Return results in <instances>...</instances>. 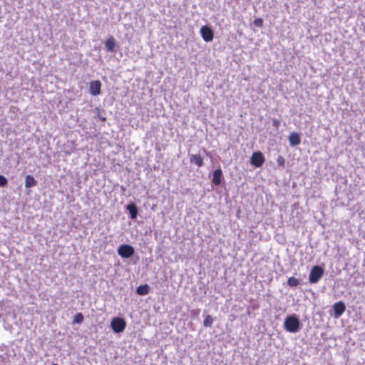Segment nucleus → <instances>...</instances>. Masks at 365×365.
I'll return each instance as SVG.
<instances>
[{
    "instance_id": "9d476101",
    "label": "nucleus",
    "mask_w": 365,
    "mask_h": 365,
    "mask_svg": "<svg viewBox=\"0 0 365 365\" xmlns=\"http://www.w3.org/2000/svg\"><path fill=\"white\" fill-rule=\"evenodd\" d=\"M289 141L291 146H296L300 144V135L295 132L292 133L289 136Z\"/></svg>"
},
{
    "instance_id": "9b49d317",
    "label": "nucleus",
    "mask_w": 365,
    "mask_h": 365,
    "mask_svg": "<svg viewBox=\"0 0 365 365\" xmlns=\"http://www.w3.org/2000/svg\"><path fill=\"white\" fill-rule=\"evenodd\" d=\"M127 210L129 211L130 218L135 220L138 215V208L134 203H130L127 205Z\"/></svg>"
},
{
    "instance_id": "f3484780",
    "label": "nucleus",
    "mask_w": 365,
    "mask_h": 365,
    "mask_svg": "<svg viewBox=\"0 0 365 365\" xmlns=\"http://www.w3.org/2000/svg\"><path fill=\"white\" fill-rule=\"evenodd\" d=\"M287 284L292 287H297L299 284V281L298 279L294 277H291L287 280Z\"/></svg>"
},
{
    "instance_id": "f8f14e48",
    "label": "nucleus",
    "mask_w": 365,
    "mask_h": 365,
    "mask_svg": "<svg viewBox=\"0 0 365 365\" xmlns=\"http://www.w3.org/2000/svg\"><path fill=\"white\" fill-rule=\"evenodd\" d=\"M36 180L31 175H27L25 178V187L26 188L32 187L35 185H36Z\"/></svg>"
},
{
    "instance_id": "ddd939ff",
    "label": "nucleus",
    "mask_w": 365,
    "mask_h": 365,
    "mask_svg": "<svg viewBox=\"0 0 365 365\" xmlns=\"http://www.w3.org/2000/svg\"><path fill=\"white\" fill-rule=\"evenodd\" d=\"M106 47L110 52L114 51L115 47V39L113 36H110L106 41Z\"/></svg>"
},
{
    "instance_id": "39448f33",
    "label": "nucleus",
    "mask_w": 365,
    "mask_h": 365,
    "mask_svg": "<svg viewBox=\"0 0 365 365\" xmlns=\"http://www.w3.org/2000/svg\"><path fill=\"white\" fill-rule=\"evenodd\" d=\"M134 248L129 245H122L118 247V253L123 258H129L133 255Z\"/></svg>"
},
{
    "instance_id": "5701e85b",
    "label": "nucleus",
    "mask_w": 365,
    "mask_h": 365,
    "mask_svg": "<svg viewBox=\"0 0 365 365\" xmlns=\"http://www.w3.org/2000/svg\"><path fill=\"white\" fill-rule=\"evenodd\" d=\"M100 93H97V92H95V93H92V94L93 95H97V94H99Z\"/></svg>"
},
{
    "instance_id": "1a4fd4ad",
    "label": "nucleus",
    "mask_w": 365,
    "mask_h": 365,
    "mask_svg": "<svg viewBox=\"0 0 365 365\" xmlns=\"http://www.w3.org/2000/svg\"><path fill=\"white\" fill-rule=\"evenodd\" d=\"M190 162L195 164L197 167H201L204 164L203 158L200 154L190 155Z\"/></svg>"
},
{
    "instance_id": "7ed1b4c3",
    "label": "nucleus",
    "mask_w": 365,
    "mask_h": 365,
    "mask_svg": "<svg viewBox=\"0 0 365 365\" xmlns=\"http://www.w3.org/2000/svg\"><path fill=\"white\" fill-rule=\"evenodd\" d=\"M110 327L115 333H120L126 327V322L124 319L115 317L111 320Z\"/></svg>"
},
{
    "instance_id": "6e6552de",
    "label": "nucleus",
    "mask_w": 365,
    "mask_h": 365,
    "mask_svg": "<svg viewBox=\"0 0 365 365\" xmlns=\"http://www.w3.org/2000/svg\"><path fill=\"white\" fill-rule=\"evenodd\" d=\"M222 178H223L222 170H221L220 168H219L213 172L212 182L215 185H219L221 183Z\"/></svg>"
},
{
    "instance_id": "423d86ee",
    "label": "nucleus",
    "mask_w": 365,
    "mask_h": 365,
    "mask_svg": "<svg viewBox=\"0 0 365 365\" xmlns=\"http://www.w3.org/2000/svg\"><path fill=\"white\" fill-rule=\"evenodd\" d=\"M200 34L205 42H210L213 40V31L207 26H202L201 27Z\"/></svg>"
},
{
    "instance_id": "2eb2a0df",
    "label": "nucleus",
    "mask_w": 365,
    "mask_h": 365,
    "mask_svg": "<svg viewBox=\"0 0 365 365\" xmlns=\"http://www.w3.org/2000/svg\"><path fill=\"white\" fill-rule=\"evenodd\" d=\"M101 83L100 81H93L90 83V91H101Z\"/></svg>"
},
{
    "instance_id": "aec40b11",
    "label": "nucleus",
    "mask_w": 365,
    "mask_h": 365,
    "mask_svg": "<svg viewBox=\"0 0 365 365\" xmlns=\"http://www.w3.org/2000/svg\"><path fill=\"white\" fill-rule=\"evenodd\" d=\"M253 24L255 26L261 28L263 26V19L261 18L255 19Z\"/></svg>"
},
{
    "instance_id": "a211bd4d",
    "label": "nucleus",
    "mask_w": 365,
    "mask_h": 365,
    "mask_svg": "<svg viewBox=\"0 0 365 365\" xmlns=\"http://www.w3.org/2000/svg\"><path fill=\"white\" fill-rule=\"evenodd\" d=\"M83 321V316L81 313H77L74 317L73 323L81 324Z\"/></svg>"
},
{
    "instance_id": "f03ea898",
    "label": "nucleus",
    "mask_w": 365,
    "mask_h": 365,
    "mask_svg": "<svg viewBox=\"0 0 365 365\" xmlns=\"http://www.w3.org/2000/svg\"><path fill=\"white\" fill-rule=\"evenodd\" d=\"M324 269L318 265L314 266L309 273V280L311 283H317L322 277Z\"/></svg>"
},
{
    "instance_id": "412c9836",
    "label": "nucleus",
    "mask_w": 365,
    "mask_h": 365,
    "mask_svg": "<svg viewBox=\"0 0 365 365\" xmlns=\"http://www.w3.org/2000/svg\"><path fill=\"white\" fill-rule=\"evenodd\" d=\"M8 183L7 179L2 175H0V186L5 187Z\"/></svg>"
},
{
    "instance_id": "20e7f679",
    "label": "nucleus",
    "mask_w": 365,
    "mask_h": 365,
    "mask_svg": "<svg viewBox=\"0 0 365 365\" xmlns=\"http://www.w3.org/2000/svg\"><path fill=\"white\" fill-rule=\"evenodd\" d=\"M265 161V158L260 151L254 152L250 158V163L256 168L261 167Z\"/></svg>"
},
{
    "instance_id": "0eeeda50",
    "label": "nucleus",
    "mask_w": 365,
    "mask_h": 365,
    "mask_svg": "<svg viewBox=\"0 0 365 365\" xmlns=\"http://www.w3.org/2000/svg\"><path fill=\"white\" fill-rule=\"evenodd\" d=\"M333 309L335 317H339L345 312L346 306L343 302L339 301L334 304Z\"/></svg>"
},
{
    "instance_id": "4468645a",
    "label": "nucleus",
    "mask_w": 365,
    "mask_h": 365,
    "mask_svg": "<svg viewBox=\"0 0 365 365\" xmlns=\"http://www.w3.org/2000/svg\"><path fill=\"white\" fill-rule=\"evenodd\" d=\"M149 291L150 288L147 284L140 285L136 289V292L139 295H145L149 293Z\"/></svg>"
},
{
    "instance_id": "f257e3e1",
    "label": "nucleus",
    "mask_w": 365,
    "mask_h": 365,
    "mask_svg": "<svg viewBox=\"0 0 365 365\" xmlns=\"http://www.w3.org/2000/svg\"><path fill=\"white\" fill-rule=\"evenodd\" d=\"M284 325L287 331L295 333L299 330L300 322L296 315H289L286 317Z\"/></svg>"
},
{
    "instance_id": "4be33fe9",
    "label": "nucleus",
    "mask_w": 365,
    "mask_h": 365,
    "mask_svg": "<svg viewBox=\"0 0 365 365\" xmlns=\"http://www.w3.org/2000/svg\"><path fill=\"white\" fill-rule=\"evenodd\" d=\"M99 118H100V119H101L102 121H106V117L100 116Z\"/></svg>"
},
{
    "instance_id": "6ab92c4d",
    "label": "nucleus",
    "mask_w": 365,
    "mask_h": 365,
    "mask_svg": "<svg viewBox=\"0 0 365 365\" xmlns=\"http://www.w3.org/2000/svg\"><path fill=\"white\" fill-rule=\"evenodd\" d=\"M277 163L278 166L284 167L285 164V159L283 156L279 155L277 159Z\"/></svg>"
},
{
    "instance_id": "dca6fc26",
    "label": "nucleus",
    "mask_w": 365,
    "mask_h": 365,
    "mask_svg": "<svg viewBox=\"0 0 365 365\" xmlns=\"http://www.w3.org/2000/svg\"><path fill=\"white\" fill-rule=\"evenodd\" d=\"M214 322L213 318L210 315L205 316L203 320V326L205 327H210Z\"/></svg>"
}]
</instances>
